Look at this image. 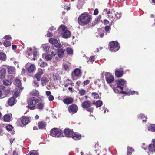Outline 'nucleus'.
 <instances>
[{
    "label": "nucleus",
    "mask_w": 155,
    "mask_h": 155,
    "mask_svg": "<svg viewBox=\"0 0 155 155\" xmlns=\"http://www.w3.org/2000/svg\"><path fill=\"white\" fill-rule=\"evenodd\" d=\"M51 93L50 91H46V94L48 96H49L51 95Z\"/></svg>",
    "instance_id": "60"
},
{
    "label": "nucleus",
    "mask_w": 155,
    "mask_h": 155,
    "mask_svg": "<svg viewBox=\"0 0 155 155\" xmlns=\"http://www.w3.org/2000/svg\"><path fill=\"white\" fill-rule=\"evenodd\" d=\"M63 67L64 69L66 71H68L69 70V67L68 66L65 64H63Z\"/></svg>",
    "instance_id": "43"
},
{
    "label": "nucleus",
    "mask_w": 155,
    "mask_h": 155,
    "mask_svg": "<svg viewBox=\"0 0 155 155\" xmlns=\"http://www.w3.org/2000/svg\"><path fill=\"white\" fill-rule=\"evenodd\" d=\"M26 67L27 70L28 72L33 73L35 72L36 68L34 64L28 63L26 65Z\"/></svg>",
    "instance_id": "6"
},
{
    "label": "nucleus",
    "mask_w": 155,
    "mask_h": 155,
    "mask_svg": "<svg viewBox=\"0 0 155 155\" xmlns=\"http://www.w3.org/2000/svg\"><path fill=\"white\" fill-rule=\"evenodd\" d=\"M38 125L40 129H45V127L46 125V123L43 122H41L38 123Z\"/></svg>",
    "instance_id": "16"
},
{
    "label": "nucleus",
    "mask_w": 155,
    "mask_h": 155,
    "mask_svg": "<svg viewBox=\"0 0 155 155\" xmlns=\"http://www.w3.org/2000/svg\"><path fill=\"white\" fill-rule=\"evenodd\" d=\"M98 13V11L97 9H96L94 11V15H97Z\"/></svg>",
    "instance_id": "51"
},
{
    "label": "nucleus",
    "mask_w": 155,
    "mask_h": 155,
    "mask_svg": "<svg viewBox=\"0 0 155 155\" xmlns=\"http://www.w3.org/2000/svg\"><path fill=\"white\" fill-rule=\"evenodd\" d=\"M101 16L100 15L97 17L96 18L94 21V22L95 23H97L100 21H101Z\"/></svg>",
    "instance_id": "35"
},
{
    "label": "nucleus",
    "mask_w": 155,
    "mask_h": 155,
    "mask_svg": "<svg viewBox=\"0 0 155 155\" xmlns=\"http://www.w3.org/2000/svg\"><path fill=\"white\" fill-rule=\"evenodd\" d=\"M48 99L49 101H53L54 99V97L52 95H50L49 96Z\"/></svg>",
    "instance_id": "49"
},
{
    "label": "nucleus",
    "mask_w": 155,
    "mask_h": 155,
    "mask_svg": "<svg viewBox=\"0 0 155 155\" xmlns=\"http://www.w3.org/2000/svg\"><path fill=\"white\" fill-rule=\"evenodd\" d=\"M92 19L91 16L85 13L81 14L78 18V22L81 25H85L89 23Z\"/></svg>",
    "instance_id": "1"
},
{
    "label": "nucleus",
    "mask_w": 155,
    "mask_h": 155,
    "mask_svg": "<svg viewBox=\"0 0 155 155\" xmlns=\"http://www.w3.org/2000/svg\"><path fill=\"white\" fill-rule=\"evenodd\" d=\"M61 130L56 128L52 129L50 131V134L52 135H61L62 134Z\"/></svg>",
    "instance_id": "7"
},
{
    "label": "nucleus",
    "mask_w": 155,
    "mask_h": 155,
    "mask_svg": "<svg viewBox=\"0 0 155 155\" xmlns=\"http://www.w3.org/2000/svg\"><path fill=\"white\" fill-rule=\"evenodd\" d=\"M91 103L89 101H87L82 103L81 106L83 108H87L91 106Z\"/></svg>",
    "instance_id": "12"
},
{
    "label": "nucleus",
    "mask_w": 155,
    "mask_h": 155,
    "mask_svg": "<svg viewBox=\"0 0 155 155\" xmlns=\"http://www.w3.org/2000/svg\"><path fill=\"white\" fill-rule=\"evenodd\" d=\"M3 84L5 86L10 85L12 83L11 81L7 80H4L3 81Z\"/></svg>",
    "instance_id": "31"
},
{
    "label": "nucleus",
    "mask_w": 155,
    "mask_h": 155,
    "mask_svg": "<svg viewBox=\"0 0 155 155\" xmlns=\"http://www.w3.org/2000/svg\"><path fill=\"white\" fill-rule=\"evenodd\" d=\"M109 23V21L107 20H105L104 21V24H107Z\"/></svg>",
    "instance_id": "62"
},
{
    "label": "nucleus",
    "mask_w": 155,
    "mask_h": 155,
    "mask_svg": "<svg viewBox=\"0 0 155 155\" xmlns=\"http://www.w3.org/2000/svg\"><path fill=\"white\" fill-rule=\"evenodd\" d=\"M3 44L5 47H7L11 46V43L9 41H5L4 42Z\"/></svg>",
    "instance_id": "33"
},
{
    "label": "nucleus",
    "mask_w": 155,
    "mask_h": 155,
    "mask_svg": "<svg viewBox=\"0 0 155 155\" xmlns=\"http://www.w3.org/2000/svg\"><path fill=\"white\" fill-rule=\"evenodd\" d=\"M6 59V55L3 53H0V60L5 61Z\"/></svg>",
    "instance_id": "28"
},
{
    "label": "nucleus",
    "mask_w": 155,
    "mask_h": 155,
    "mask_svg": "<svg viewBox=\"0 0 155 155\" xmlns=\"http://www.w3.org/2000/svg\"><path fill=\"white\" fill-rule=\"evenodd\" d=\"M79 93L81 96H82L85 94L86 93V92L85 90L82 89L79 91Z\"/></svg>",
    "instance_id": "41"
},
{
    "label": "nucleus",
    "mask_w": 155,
    "mask_h": 155,
    "mask_svg": "<svg viewBox=\"0 0 155 155\" xmlns=\"http://www.w3.org/2000/svg\"><path fill=\"white\" fill-rule=\"evenodd\" d=\"M117 82L118 85L115 89V91L116 92L120 93L123 90L122 86H124L126 84L125 81L123 79H120L117 81Z\"/></svg>",
    "instance_id": "2"
},
{
    "label": "nucleus",
    "mask_w": 155,
    "mask_h": 155,
    "mask_svg": "<svg viewBox=\"0 0 155 155\" xmlns=\"http://www.w3.org/2000/svg\"><path fill=\"white\" fill-rule=\"evenodd\" d=\"M110 50L112 52H116L119 49L118 45V42L116 41H113L109 44Z\"/></svg>",
    "instance_id": "5"
},
{
    "label": "nucleus",
    "mask_w": 155,
    "mask_h": 155,
    "mask_svg": "<svg viewBox=\"0 0 155 155\" xmlns=\"http://www.w3.org/2000/svg\"><path fill=\"white\" fill-rule=\"evenodd\" d=\"M65 50L63 49H59L58 51V55L60 58L62 57L64 54Z\"/></svg>",
    "instance_id": "19"
},
{
    "label": "nucleus",
    "mask_w": 155,
    "mask_h": 155,
    "mask_svg": "<svg viewBox=\"0 0 155 155\" xmlns=\"http://www.w3.org/2000/svg\"><path fill=\"white\" fill-rule=\"evenodd\" d=\"M34 85L35 86L38 87L39 86V84L38 83H37L36 81H34L33 82Z\"/></svg>",
    "instance_id": "53"
},
{
    "label": "nucleus",
    "mask_w": 155,
    "mask_h": 155,
    "mask_svg": "<svg viewBox=\"0 0 155 155\" xmlns=\"http://www.w3.org/2000/svg\"><path fill=\"white\" fill-rule=\"evenodd\" d=\"M138 117L139 118H140L141 119H143L144 118H145L146 119H147V118L145 117L144 114H140L138 116ZM146 120H143V122H146Z\"/></svg>",
    "instance_id": "32"
},
{
    "label": "nucleus",
    "mask_w": 155,
    "mask_h": 155,
    "mask_svg": "<svg viewBox=\"0 0 155 155\" xmlns=\"http://www.w3.org/2000/svg\"><path fill=\"white\" fill-rule=\"evenodd\" d=\"M87 110L91 112H93V108H87Z\"/></svg>",
    "instance_id": "50"
},
{
    "label": "nucleus",
    "mask_w": 155,
    "mask_h": 155,
    "mask_svg": "<svg viewBox=\"0 0 155 155\" xmlns=\"http://www.w3.org/2000/svg\"><path fill=\"white\" fill-rule=\"evenodd\" d=\"M89 81L88 80H86V81H84V84L85 85H87L89 83Z\"/></svg>",
    "instance_id": "59"
},
{
    "label": "nucleus",
    "mask_w": 155,
    "mask_h": 155,
    "mask_svg": "<svg viewBox=\"0 0 155 155\" xmlns=\"http://www.w3.org/2000/svg\"><path fill=\"white\" fill-rule=\"evenodd\" d=\"M37 101V98L35 97H32L29 99L27 101L28 105L26 107L31 110L35 109Z\"/></svg>",
    "instance_id": "3"
},
{
    "label": "nucleus",
    "mask_w": 155,
    "mask_h": 155,
    "mask_svg": "<svg viewBox=\"0 0 155 155\" xmlns=\"http://www.w3.org/2000/svg\"><path fill=\"white\" fill-rule=\"evenodd\" d=\"M64 134L66 135L71 136L72 135V136H81V135H76L75 134H74L73 130L68 128H65L64 130Z\"/></svg>",
    "instance_id": "8"
},
{
    "label": "nucleus",
    "mask_w": 155,
    "mask_h": 155,
    "mask_svg": "<svg viewBox=\"0 0 155 155\" xmlns=\"http://www.w3.org/2000/svg\"><path fill=\"white\" fill-rule=\"evenodd\" d=\"M6 129L8 130H11L12 128V126L10 125H9L6 127Z\"/></svg>",
    "instance_id": "44"
},
{
    "label": "nucleus",
    "mask_w": 155,
    "mask_h": 155,
    "mask_svg": "<svg viewBox=\"0 0 155 155\" xmlns=\"http://www.w3.org/2000/svg\"><path fill=\"white\" fill-rule=\"evenodd\" d=\"M105 76L106 81L107 83H111L114 80V77L110 75V73H106L105 74Z\"/></svg>",
    "instance_id": "10"
},
{
    "label": "nucleus",
    "mask_w": 155,
    "mask_h": 155,
    "mask_svg": "<svg viewBox=\"0 0 155 155\" xmlns=\"http://www.w3.org/2000/svg\"><path fill=\"white\" fill-rule=\"evenodd\" d=\"M123 74V72L122 71L117 70L115 72L116 76L117 78L121 77Z\"/></svg>",
    "instance_id": "17"
},
{
    "label": "nucleus",
    "mask_w": 155,
    "mask_h": 155,
    "mask_svg": "<svg viewBox=\"0 0 155 155\" xmlns=\"http://www.w3.org/2000/svg\"><path fill=\"white\" fill-rule=\"evenodd\" d=\"M148 130L151 131H155V124H152L148 127Z\"/></svg>",
    "instance_id": "29"
},
{
    "label": "nucleus",
    "mask_w": 155,
    "mask_h": 155,
    "mask_svg": "<svg viewBox=\"0 0 155 155\" xmlns=\"http://www.w3.org/2000/svg\"><path fill=\"white\" fill-rule=\"evenodd\" d=\"M44 106V104L41 103H38L37 104V107L39 109H42Z\"/></svg>",
    "instance_id": "40"
},
{
    "label": "nucleus",
    "mask_w": 155,
    "mask_h": 155,
    "mask_svg": "<svg viewBox=\"0 0 155 155\" xmlns=\"http://www.w3.org/2000/svg\"><path fill=\"white\" fill-rule=\"evenodd\" d=\"M68 137H72L75 140H80L81 138V136H67Z\"/></svg>",
    "instance_id": "36"
},
{
    "label": "nucleus",
    "mask_w": 155,
    "mask_h": 155,
    "mask_svg": "<svg viewBox=\"0 0 155 155\" xmlns=\"http://www.w3.org/2000/svg\"><path fill=\"white\" fill-rule=\"evenodd\" d=\"M115 15L118 18H119L121 17V14L120 13H118L117 12Z\"/></svg>",
    "instance_id": "54"
},
{
    "label": "nucleus",
    "mask_w": 155,
    "mask_h": 155,
    "mask_svg": "<svg viewBox=\"0 0 155 155\" xmlns=\"http://www.w3.org/2000/svg\"><path fill=\"white\" fill-rule=\"evenodd\" d=\"M66 51L67 52L70 54H71L73 53V50L71 48H68L67 49Z\"/></svg>",
    "instance_id": "39"
},
{
    "label": "nucleus",
    "mask_w": 155,
    "mask_h": 155,
    "mask_svg": "<svg viewBox=\"0 0 155 155\" xmlns=\"http://www.w3.org/2000/svg\"><path fill=\"white\" fill-rule=\"evenodd\" d=\"M102 101L100 100H98L95 103H93V104H95L97 107H99L102 105Z\"/></svg>",
    "instance_id": "30"
},
{
    "label": "nucleus",
    "mask_w": 155,
    "mask_h": 155,
    "mask_svg": "<svg viewBox=\"0 0 155 155\" xmlns=\"http://www.w3.org/2000/svg\"><path fill=\"white\" fill-rule=\"evenodd\" d=\"M54 30H55V28H54L53 26H51V28L48 29V31H54Z\"/></svg>",
    "instance_id": "58"
},
{
    "label": "nucleus",
    "mask_w": 155,
    "mask_h": 155,
    "mask_svg": "<svg viewBox=\"0 0 155 155\" xmlns=\"http://www.w3.org/2000/svg\"><path fill=\"white\" fill-rule=\"evenodd\" d=\"M8 72L9 74H11L15 71V69L14 67L11 66L8 67Z\"/></svg>",
    "instance_id": "22"
},
{
    "label": "nucleus",
    "mask_w": 155,
    "mask_h": 155,
    "mask_svg": "<svg viewBox=\"0 0 155 155\" xmlns=\"http://www.w3.org/2000/svg\"><path fill=\"white\" fill-rule=\"evenodd\" d=\"M30 95L32 96H38L39 95V92L37 90H34L31 91L30 93Z\"/></svg>",
    "instance_id": "23"
},
{
    "label": "nucleus",
    "mask_w": 155,
    "mask_h": 155,
    "mask_svg": "<svg viewBox=\"0 0 155 155\" xmlns=\"http://www.w3.org/2000/svg\"><path fill=\"white\" fill-rule=\"evenodd\" d=\"M29 121V119L27 117H25L23 118L21 120V123L23 124L26 125L28 124Z\"/></svg>",
    "instance_id": "18"
},
{
    "label": "nucleus",
    "mask_w": 155,
    "mask_h": 155,
    "mask_svg": "<svg viewBox=\"0 0 155 155\" xmlns=\"http://www.w3.org/2000/svg\"><path fill=\"white\" fill-rule=\"evenodd\" d=\"M6 69L5 68H2L0 70V78L3 79L4 78L6 75Z\"/></svg>",
    "instance_id": "14"
},
{
    "label": "nucleus",
    "mask_w": 155,
    "mask_h": 155,
    "mask_svg": "<svg viewBox=\"0 0 155 155\" xmlns=\"http://www.w3.org/2000/svg\"><path fill=\"white\" fill-rule=\"evenodd\" d=\"M80 70L78 69H76L74 71V73L75 75L76 76H78L80 74Z\"/></svg>",
    "instance_id": "38"
},
{
    "label": "nucleus",
    "mask_w": 155,
    "mask_h": 155,
    "mask_svg": "<svg viewBox=\"0 0 155 155\" xmlns=\"http://www.w3.org/2000/svg\"><path fill=\"white\" fill-rule=\"evenodd\" d=\"M63 101L64 104H69L72 103L73 101V99L71 97H68L63 100Z\"/></svg>",
    "instance_id": "13"
},
{
    "label": "nucleus",
    "mask_w": 155,
    "mask_h": 155,
    "mask_svg": "<svg viewBox=\"0 0 155 155\" xmlns=\"http://www.w3.org/2000/svg\"><path fill=\"white\" fill-rule=\"evenodd\" d=\"M4 38L6 40H10L11 39V37L9 35H6L4 37Z\"/></svg>",
    "instance_id": "47"
},
{
    "label": "nucleus",
    "mask_w": 155,
    "mask_h": 155,
    "mask_svg": "<svg viewBox=\"0 0 155 155\" xmlns=\"http://www.w3.org/2000/svg\"><path fill=\"white\" fill-rule=\"evenodd\" d=\"M43 74L42 70L41 68H39L36 74L35 75V77L38 81H40L41 76Z\"/></svg>",
    "instance_id": "11"
},
{
    "label": "nucleus",
    "mask_w": 155,
    "mask_h": 155,
    "mask_svg": "<svg viewBox=\"0 0 155 155\" xmlns=\"http://www.w3.org/2000/svg\"><path fill=\"white\" fill-rule=\"evenodd\" d=\"M52 58V56L50 54L45 55V57L46 60L47 61L50 60Z\"/></svg>",
    "instance_id": "37"
},
{
    "label": "nucleus",
    "mask_w": 155,
    "mask_h": 155,
    "mask_svg": "<svg viewBox=\"0 0 155 155\" xmlns=\"http://www.w3.org/2000/svg\"><path fill=\"white\" fill-rule=\"evenodd\" d=\"M15 84L16 86L18 87L20 89H22V87L21 86V81L19 79H17L15 81Z\"/></svg>",
    "instance_id": "15"
},
{
    "label": "nucleus",
    "mask_w": 155,
    "mask_h": 155,
    "mask_svg": "<svg viewBox=\"0 0 155 155\" xmlns=\"http://www.w3.org/2000/svg\"><path fill=\"white\" fill-rule=\"evenodd\" d=\"M15 140V138H12V139H10V143L11 144H12L13 143V141H14Z\"/></svg>",
    "instance_id": "64"
},
{
    "label": "nucleus",
    "mask_w": 155,
    "mask_h": 155,
    "mask_svg": "<svg viewBox=\"0 0 155 155\" xmlns=\"http://www.w3.org/2000/svg\"><path fill=\"white\" fill-rule=\"evenodd\" d=\"M48 65L45 62H42L40 64V67H44L46 66H47Z\"/></svg>",
    "instance_id": "42"
},
{
    "label": "nucleus",
    "mask_w": 155,
    "mask_h": 155,
    "mask_svg": "<svg viewBox=\"0 0 155 155\" xmlns=\"http://www.w3.org/2000/svg\"><path fill=\"white\" fill-rule=\"evenodd\" d=\"M53 76L55 79H57L58 77V74L56 73H54L53 74Z\"/></svg>",
    "instance_id": "52"
},
{
    "label": "nucleus",
    "mask_w": 155,
    "mask_h": 155,
    "mask_svg": "<svg viewBox=\"0 0 155 155\" xmlns=\"http://www.w3.org/2000/svg\"><path fill=\"white\" fill-rule=\"evenodd\" d=\"M55 47L58 48H61L62 47V46L61 44L58 43L55 45Z\"/></svg>",
    "instance_id": "56"
},
{
    "label": "nucleus",
    "mask_w": 155,
    "mask_h": 155,
    "mask_svg": "<svg viewBox=\"0 0 155 155\" xmlns=\"http://www.w3.org/2000/svg\"><path fill=\"white\" fill-rule=\"evenodd\" d=\"M110 28V27L109 26H107L105 27V30L106 32H109Z\"/></svg>",
    "instance_id": "48"
},
{
    "label": "nucleus",
    "mask_w": 155,
    "mask_h": 155,
    "mask_svg": "<svg viewBox=\"0 0 155 155\" xmlns=\"http://www.w3.org/2000/svg\"><path fill=\"white\" fill-rule=\"evenodd\" d=\"M127 155H131L132 152L134 151V149L130 147H127Z\"/></svg>",
    "instance_id": "26"
},
{
    "label": "nucleus",
    "mask_w": 155,
    "mask_h": 155,
    "mask_svg": "<svg viewBox=\"0 0 155 155\" xmlns=\"http://www.w3.org/2000/svg\"><path fill=\"white\" fill-rule=\"evenodd\" d=\"M29 155H37V153L35 152V150H33L31 151H30L29 152Z\"/></svg>",
    "instance_id": "46"
},
{
    "label": "nucleus",
    "mask_w": 155,
    "mask_h": 155,
    "mask_svg": "<svg viewBox=\"0 0 155 155\" xmlns=\"http://www.w3.org/2000/svg\"><path fill=\"white\" fill-rule=\"evenodd\" d=\"M47 35L48 37H52V35L50 32L49 31H47Z\"/></svg>",
    "instance_id": "55"
},
{
    "label": "nucleus",
    "mask_w": 155,
    "mask_h": 155,
    "mask_svg": "<svg viewBox=\"0 0 155 155\" xmlns=\"http://www.w3.org/2000/svg\"><path fill=\"white\" fill-rule=\"evenodd\" d=\"M92 96L94 99H97L99 97V95L98 93L96 92L92 93Z\"/></svg>",
    "instance_id": "34"
},
{
    "label": "nucleus",
    "mask_w": 155,
    "mask_h": 155,
    "mask_svg": "<svg viewBox=\"0 0 155 155\" xmlns=\"http://www.w3.org/2000/svg\"><path fill=\"white\" fill-rule=\"evenodd\" d=\"M18 91V90H17V91H16L15 92V93L13 95V97H14L15 98L17 97L18 96L19 92Z\"/></svg>",
    "instance_id": "45"
},
{
    "label": "nucleus",
    "mask_w": 155,
    "mask_h": 155,
    "mask_svg": "<svg viewBox=\"0 0 155 155\" xmlns=\"http://www.w3.org/2000/svg\"><path fill=\"white\" fill-rule=\"evenodd\" d=\"M56 54V53L55 52H54L53 51H52L51 52V55L52 56H54Z\"/></svg>",
    "instance_id": "63"
},
{
    "label": "nucleus",
    "mask_w": 155,
    "mask_h": 155,
    "mask_svg": "<svg viewBox=\"0 0 155 155\" xmlns=\"http://www.w3.org/2000/svg\"><path fill=\"white\" fill-rule=\"evenodd\" d=\"M155 148V144H151L148 146V150L150 152H153Z\"/></svg>",
    "instance_id": "24"
},
{
    "label": "nucleus",
    "mask_w": 155,
    "mask_h": 155,
    "mask_svg": "<svg viewBox=\"0 0 155 155\" xmlns=\"http://www.w3.org/2000/svg\"><path fill=\"white\" fill-rule=\"evenodd\" d=\"M15 98L14 97L11 98L8 101V104L10 106H12L14 104L15 101Z\"/></svg>",
    "instance_id": "20"
},
{
    "label": "nucleus",
    "mask_w": 155,
    "mask_h": 155,
    "mask_svg": "<svg viewBox=\"0 0 155 155\" xmlns=\"http://www.w3.org/2000/svg\"><path fill=\"white\" fill-rule=\"evenodd\" d=\"M4 120L5 122H8L11 120V117L9 115L6 114L4 117Z\"/></svg>",
    "instance_id": "21"
},
{
    "label": "nucleus",
    "mask_w": 155,
    "mask_h": 155,
    "mask_svg": "<svg viewBox=\"0 0 155 155\" xmlns=\"http://www.w3.org/2000/svg\"><path fill=\"white\" fill-rule=\"evenodd\" d=\"M17 47L15 45H13L12 46V49L13 50H15L16 49Z\"/></svg>",
    "instance_id": "61"
},
{
    "label": "nucleus",
    "mask_w": 155,
    "mask_h": 155,
    "mask_svg": "<svg viewBox=\"0 0 155 155\" xmlns=\"http://www.w3.org/2000/svg\"><path fill=\"white\" fill-rule=\"evenodd\" d=\"M67 28L65 26L61 25L59 28L60 31L62 30L63 33L62 37L64 38H67L71 35V32L67 30Z\"/></svg>",
    "instance_id": "4"
},
{
    "label": "nucleus",
    "mask_w": 155,
    "mask_h": 155,
    "mask_svg": "<svg viewBox=\"0 0 155 155\" xmlns=\"http://www.w3.org/2000/svg\"><path fill=\"white\" fill-rule=\"evenodd\" d=\"M48 82L47 79L45 77H43L42 78L41 80V84L44 86Z\"/></svg>",
    "instance_id": "27"
},
{
    "label": "nucleus",
    "mask_w": 155,
    "mask_h": 155,
    "mask_svg": "<svg viewBox=\"0 0 155 155\" xmlns=\"http://www.w3.org/2000/svg\"><path fill=\"white\" fill-rule=\"evenodd\" d=\"M68 110L69 112L74 113L77 111L78 108L76 105L73 104L69 107Z\"/></svg>",
    "instance_id": "9"
},
{
    "label": "nucleus",
    "mask_w": 155,
    "mask_h": 155,
    "mask_svg": "<svg viewBox=\"0 0 155 155\" xmlns=\"http://www.w3.org/2000/svg\"><path fill=\"white\" fill-rule=\"evenodd\" d=\"M49 42L52 44L55 45L58 42V41L55 38H51L49 40Z\"/></svg>",
    "instance_id": "25"
},
{
    "label": "nucleus",
    "mask_w": 155,
    "mask_h": 155,
    "mask_svg": "<svg viewBox=\"0 0 155 155\" xmlns=\"http://www.w3.org/2000/svg\"><path fill=\"white\" fill-rule=\"evenodd\" d=\"M94 61V58L93 56H91L89 58V61L91 62H93Z\"/></svg>",
    "instance_id": "57"
}]
</instances>
